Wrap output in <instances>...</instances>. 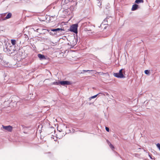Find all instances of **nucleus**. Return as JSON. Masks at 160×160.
<instances>
[{"mask_svg":"<svg viewBox=\"0 0 160 160\" xmlns=\"http://www.w3.org/2000/svg\"><path fill=\"white\" fill-rule=\"evenodd\" d=\"M122 69L120 70L118 73H114L113 75L118 78H125L124 76L123 75L122 72Z\"/></svg>","mask_w":160,"mask_h":160,"instance_id":"obj_1","label":"nucleus"},{"mask_svg":"<svg viewBox=\"0 0 160 160\" xmlns=\"http://www.w3.org/2000/svg\"><path fill=\"white\" fill-rule=\"evenodd\" d=\"M78 25L77 24H74L71 26L70 31L73 32L75 33H78Z\"/></svg>","mask_w":160,"mask_h":160,"instance_id":"obj_2","label":"nucleus"},{"mask_svg":"<svg viewBox=\"0 0 160 160\" xmlns=\"http://www.w3.org/2000/svg\"><path fill=\"white\" fill-rule=\"evenodd\" d=\"M2 127L5 130L7 131L8 132H11L12 129V127L10 125L7 126H4L2 125Z\"/></svg>","mask_w":160,"mask_h":160,"instance_id":"obj_3","label":"nucleus"},{"mask_svg":"<svg viewBox=\"0 0 160 160\" xmlns=\"http://www.w3.org/2000/svg\"><path fill=\"white\" fill-rule=\"evenodd\" d=\"M60 84L62 86L71 85L72 84V82H71L67 81H60Z\"/></svg>","mask_w":160,"mask_h":160,"instance_id":"obj_4","label":"nucleus"},{"mask_svg":"<svg viewBox=\"0 0 160 160\" xmlns=\"http://www.w3.org/2000/svg\"><path fill=\"white\" fill-rule=\"evenodd\" d=\"M13 46H10L9 48H7L8 52L10 54H12L15 51V50H14V49L12 50V49L13 48Z\"/></svg>","mask_w":160,"mask_h":160,"instance_id":"obj_5","label":"nucleus"},{"mask_svg":"<svg viewBox=\"0 0 160 160\" xmlns=\"http://www.w3.org/2000/svg\"><path fill=\"white\" fill-rule=\"evenodd\" d=\"M12 16V14L11 12H9L7 14L6 16L3 18H2V20H5L7 19L10 18Z\"/></svg>","mask_w":160,"mask_h":160,"instance_id":"obj_6","label":"nucleus"},{"mask_svg":"<svg viewBox=\"0 0 160 160\" xmlns=\"http://www.w3.org/2000/svg\"><path fill=\"white\" fill-rule=\"evenodd\" d=\"M38 56L41 60H45L46 59L44 55L39 54L38 55Z\"/></svg>","mask_w":160,"mask_h":160,"instance_id":"obj_7","label":"nucleus"},{"mask_svg":"<svg viewBox=\"0 0 160 160\" xmlns=\"http://www.w3.org/2000/svg\"><path fill=\"white\" fill-rule=\"evenodd\" d=\"M63 30L62 28H57L51 29V31L53 32H60L63 31Z\"/></svg>","mask_w":160,"mask_h":160,"instance_id":"obj_8","label":"nucleus"},{"mask_svg":"<svg viewBox=\"0 0 160 160\" xmlns=\"http://www.w3.org/2000/svg\"><path fill=\"white\" fill-rule=\"evenodd\" d=\"M138 8V5L137 4H135L132 5V11H135L137 10Z\"/></svg>","mask_w":160,"mask_h":160,"instance_id":"obj_9","label":"nucleus"},{"mask_svg":"<svg viewBox=\"0 0 160 160\" xmlns=\"http://www.w3.org/2000/svg\"><path fill=\"white\" fill-rule=\"evenodd\" d=\"M77 38H76L75 39V41H73L72 43L71 42H70V44H71V46L73 47L75 46V45L77 44Z\"/></svg>","mask_w":160,"mask_h":160,"instance_id":"obj_10","label":"nucleus"},{"mask_svg":"<svg viewBox=\"0 0 160 160\" xmlns=\"http://www.w3.org/2000/svg\"><path fill=\"white\" fill-rule=\"evenodd\" d=\"M107 142L110 148L112 149V150H113L114 148V146L109 141H107Z\"/></svg>","mask_w":160,"mask_h":160,"instance_id":"obj_11","label":"nucleus"},{"mask_svg":"<svg viewBox=\"0 0 160 160\" xmlns=\"http://www.w3.org/2000/svg\"><path fill=\"white\" fill-rule=\"evenodd\" d=\"M52 84L55 85H59L60 84V81H57L54 82L52 83Z\"/></svg>","mask_w":160,"mask_h":160,"instance_id":"obj_12","label":"nucleus"},{"mask_svg":"<svg viewBox=\"0 0 160 160\" xmlns=\"http://www.w3.org/2000/svg\"><path fill=\"white\" fill-rule=\"evenodd\" d=\"M143 0H136L135 1V2L138 4L140 3H143Z\"/></svg>","mask_w":160,"mask_h":160,"instance_id":"obj_13","label":"nucleus"},{"mask_svg":"<svg viewBox=\"0 0 160 160\" xmlns=\"http://www.w3.org/2000/svg\"><path fill=\"white\" fill-rule=\"evenodd\" d=\"M69 9L72 11H73L75 9V7L73 6H71Z\"/></svg>","mask_w":160,"mask_h":160,"instance_id":"obj_14","label":"nucleus"},{"mask_svg":"<svg viewBox=\"0 0 160 160\" xmlns=\"http://www.w3.org/2000/svg\"><path fill=\"white\" fill-rule=\"evenodd\" d=\"M16 41L14 39L11 40V43L13 45H14L16 44Z\"/></svg>","mask_w":160,"mask_h":160,"instance_id":"obj_15","label":"nucleus"},{"mask_svg":"<svg viewBox=\"0 0 160 160\" xmlns=\"http://www.w3.org/2000/svg\"><path fill=\"white\" fill-rule=\"evenodd\" d=\"M98 95V94H97V95H94V96H92V97H90V98H89V100H90L91 99H93V98H95L96 97H97Z\"/></svg>","mask_w":160,"mask_h":160,"instance_id":"obj_16","label":"nucleus"},{"mask_svg":"<svg viewBox=\"0 0 160 160\" xmlns=\"http://www.w3.org/2000/svg\"><path fill=\"white\" fill-rule=\"evenodd\" d=\"M145 73L147 75L149 74L150 73V71L149 70H147L144 71Z\"/></svg>","mask_w":160,"mask_h":160,"instance_id":"obj_17","label":"nucleus"},{"mask_svg":"<svg viewBox=\"0 0 160 160\" xmlns=\"http://www.w3.org/2000/svg\"><path fill=\"white\" fill-rule=\"evenodd\" d=\"M156 145L160 151V144L158 143Z\"/></svg>","mask_w":160,"mask_h":160,"instance_id":"obj_18","label":"nucleus"},{"mask_svg":"<svg viewBox=\"0 0 160 160\" xmlns=\"http://www.w3.org/2000/svg\"><path fill=\"white\" fill-rule=\"evenodd\" d=\"M24 36L25 38L26 39H27L28 40V36L26 34H24Z\"/></svg>","mask_w":160,"mask_h":160,"instance_id":"obj_19","label":"nucleus"},{"mask_svg":"<svg viewBox=\"0 0 160 160\" xmlns=\"http://www.w3.org/2000/svg\"><path fill=\"white\" fill-rule=\"evenodd\" d=\"M105 129H106V130L107 132H109V128H108V127H106V128H105Z\"/></svg>","mask_w":160,"mask_h":160,"instance_id":"obj_20","label":"nucleus"},{"mask_svg":"<svg viewBox=\"0 0 160 160\" xmlns=\"http://www.w3.org/2000/svg\"><path fill=\"white\" fill-rule=\"evenodd\" d=\"M90 71V70H83V72H88V71Z\"/></svg>","mask_w":160,"mask_h":160,"instance_id":"obj_21","label":"nucleus"},{"mask_svg":"<svg viewBox=\"0 0 160 160\" xmlns=\"http://www.w3.org/2000/svg\"><path fill=\"white\" fill-rule=\"evenodd\" d=\"M6 64H7L6 65H4L5 66V67H8V65L7 64H8V63H7Z\"/></svg>","mask_w":160,"mask_h":160,"instance_id":"obj_22","label":"nucleus"},{"mask_svg":"<svg viewBox=\"0 0 160 160\" xmlns=\"http://www.w3.org/2000/svg\"><path fill=\"white\" fill-rule=\"evenodd\" d=\"M5 13H4L3 14H2V15H0L1 17V18L2 16H3V15H5Z\"/></svg>","mask_w":160,"mask_h":160,"instance_id":"obj_23","label":"nucleus"},{"mask_svg":"<svg viewBox=\"0 0 160 160\" xmlns=\"http://www.w3.org/2000/svg\"><path fill=\"white\" fill-rule=\"evenodd\" d=\"M52 129L53 130H54V128L53 127H52Z\"/></svg>","mask_w":160,"mask_h":160,"instance_id":"obj_24","label":"nucleus"},{"mask_svg":"<svg viewBox=\"0 0 160 160\" xmlns=\"http://www.w3.org/2000/svg\"><path fill=\"white\" fill-rule=\"evenodd\" d=\"M88 1H90V0H88Z\"/></svg>","mask_w":160,"mask_h":160,"instance_id":"obj_25","label":"nucleus"}]
</instances>
